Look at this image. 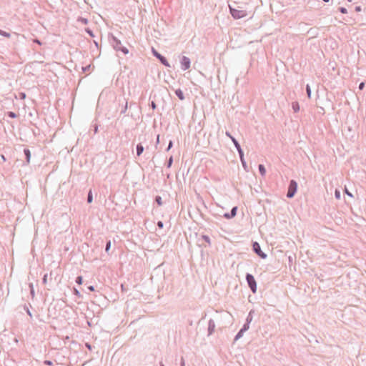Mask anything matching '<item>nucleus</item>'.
Returning a JSON list of instances; mask_svg holds the SVG:
<instances>
[{
  "label": "nucleus",
  "mask_w": 366,
  "mask_h": 366,
  "mask_svg": "<svg viewBox=\"0 0 366 366\" xmlns=\"http://www.w3.org/2000/svg\"><path fill=\"white\" fill-rule=\"evenodd\" d=\"M225 134H226V136L228 137L232 140L235 148L237 149H238V154H239V159H240L241 163L242 164V167H244V169L245 170H247V163H246L244 157V152L241 147V145L239 144V142L229 132H226Z\"/></svg>",
  "instance_id": "1"
},
{
  "label": "nucleus",
  "mask_w": 366,
  "mask_h": 366,
  "mask_svg": "<svg viewBox=\"0 0 366 366\" xmlns=\"http://www.w3.org/2000/svg\"><path fill=\"white\" fill-rule=\"evenodd\" d=\"M109 41L112 47L117 51H122L124 54H127L129 53L128 49L122 46L121 41L118 39L116 36H114L113 34H111V38Z\"/></svg>",
  "instance_id": "2"
},
{
  "label": "nucleus",
  "mask_w": 366,
  "mask_h": 366,
  "mask_svg": "<svg viewBox=\"0 0 366 366\" xmlns=\"http://www.w3.org/2000/svg\"><path fill=\"white\" fill-rule=\"evenodd\" d=\"M245 279L250 290L252 292V293H256L257 287L254 277L250 273H247Z\"/></svg>",
  "instance_id": "3"
},
{
  "label": "nucleus",
  "mask_w": 366,
  "mask_h": 366,
  "mask_svg": "<svg viewBox=\"0 0 366 366\" xmlns=\"http://www.w3.org/2000/svg\"><path fill=\"white\" fill-rule=\"evenodd\" d=\"M297 190V183L295 180L291 179L289 183L287 192V197L291 199L294 197Z\"/></svg>",
  "instance_id": "4"
},
{
  "label": "nucleus",
  "mask_w": 366,
  "mask_h": 366,
  "mask_svg": "<svg viewBox=\"0 0 366 366\" xmlns=\"http://www.w3.org/2000/svg\"><path fill=\"white\" fill-rule=\"evenodd\" d=\"M229 13L234 19H240L247 16V11L244 10H238L229 6Z\"/></svg>",
  "instance_id": "5"
},
{
  "label": "nucleus",
  "mask_w": 366,
  "mask_h": 366,
  "mask_svg": "<svg viewBox=\"0 0 366 366\" xmlns=\"http://www.w3.org/2000/svg\"><path fill=\"white\" fill-rule=\"evenodd\" d=\"M252 250L262 259H266L267 257V254L262 250L260 244L257 242H252Z\"/></svg>",
  "instance_id": "6"
},
{
  "label": "nucleus",
  "mask_w": 366,
  "mask_h": 366,
  "mask_svg": "<svg viewBox=\"0 0 366 366\" xmlns=\"http://www.w3.org/2000/svg\"><path fill=\"white\" fill-rule=\"evenodd\" d=\"M152 54L157 59H159V61L161 62V64H162L164 66H165L167 67H171L167 58L165 56H164L163 55H162L160 53H159L154 48H152Z\"/></svg>",
  "instance_id": "7"
},
{
  "label": "nucleus",
  "mask_w": 366,
  "mask_h": 366,
  "mask_svg": "<svg viewBox=\"0 0 366 366\" xmlns=\"http://www.w3.org/2000/svg\"><path fill=\"white\" fill-rule=\"evenodd\" d=\"M181 69L183 71L187 70L190 67L191 61L189 58L185 56H182L180 59Z\"/></svg>",
  "instance_id": "8"
},
{
  "label": "nucleus",
  "mask_w": 366,
  "mask_h": 366,
  "mask_svg": "<svg viewBox=\"0 0 366 366\" xmlns=\"http://www.w3.org/2000/svg\"><path fill=\"white\" fill-rule=\"evenodd\" d=\"M215 330V322L212 319H210L208 322V336L213 334Z\"/></svg>",
  "instance_id": "9"
},
{
  "label": "nucleus",
  "mask_w": 366,
  "mask_h": 366,
  "mask_svg": "<svg viewBox=\"0 0 366 366\" xmlns=\"http://www.w3.org/2000/svg\"><path fill=\"white\" fill-rule=\"evenodd\" d=\"M24 154L25 157L26 163V164H29L30 163V159H31V156L29 149L24 148Z\"/></svg>",
  "instance_id": "10"
},
{
  "label": "nucleus",
  "mask_w": 366,
  "mask_h": 366,
  "mask_svg": "<svg viewBox=\"0 0 366 366\" xmlns=\"http://www.w3.org/2000/svg\"><path fill=\"white\" fill-rule=\"evenodd\" d=\"M175 94L180 100H184L185 99L183 91L181 89H177L174 91Z\"/></svg>",
  "instance_id": "11"
},
{
  "label": "nucleus",
  "mask_w": 366,
  "mask_h": 366,
  "mask_svg": "<svg viewBox=\"0 0 366 366\" xmlns=\"http://www.w3.org/2000/svg\"><path fill=\"white\" fill-rule=\"evenodd\" d=\"M144 147L142 146V144L141 143L138 144L136 147V152H137V155L139 157L140 156L143 152H144Z\"/></svg>",
  "instance_id": "12"
},
{
  "label": "nucleus",
  "mask_w": 366,
  "mask_h": 366,
  "mask_svg": "<svg viewBox=\"0 0 366 366\" xmlns=\"http://www.w3.org/2000/svg\"><path fill=\"white\" fill-rule=\"evenodd\" d=\"M258 170L261 176L264 177L266 174V169L263 164L258 165Z\"/></svg>",
  "instance_id": "13"
},
{
  "label": "nucleus",
  "mask_w": 366,
  "mask_h": 366,
  "mask_svg": "<svg viewBox=\"0 0 366 366\" xmlns=\"http://www.w3.org/2000/svg\"><path fill=\"white\" fill-rule=\"evenodd\" d=\"M253 313H254L253 310L249 311V312L246 318V321H245L246 323H249V324L251 323V322L252 321V319H253Z\"/></svg>",
  "instance_id": "14"
},
{
  "label": "nucleus",
  "mask_w": 366,
  "mask_h": 366,
  "mask_svg": "<svg viewBox=\"0 0 366 366\" xmlns=\"http://www.w3.org/2000/svg\"><path fill=\"white\" fill-rule=\"evenodd\" d=\"M292 108L294 112H298L300 111V105L297 102H294L292 103Z\"/></svg>",
  "instance_id": "15"
},
{
  "label": "nucleus",
  "mask_w": 366,
  "mask_h": 366,
  "mask_svg": "<svg viewBox=\"0 0 366 366\" xmlns=\"http://www.w3.org/2000/svg\"><path fill=\"white\" fill-rule=\"evenodd\" d=\"M244 333V332H242V330L240 329L239 330V332L237 333V335H235L234 340L237 341L238 340H239L241 337H242Z\"/></svg>",
  "instance_id": "16"
},
{
  "label": "nucleus",
  "mask_w": 366,
  "mask_h": 366,
  "mask_svg": "<svg viewBox=\"0 0 366 366\" xmlns=\"http://www.w3.org/2000/svg\"><path fill=\"white\" fill-rule=\"evenodd\" d=\"M154 201L155 202L159 205V206H162L163 202H162V199L160 196L157 195L155 197V199H154Z\"/></svg>",
  "instance_id": "17"
},
{
  "label": "nucleus",
  "mask_w": 366,
  "mask_h": 366,
  "mask_svg": "<svg viewBox=\"0 0 366 366\" xmlns=\"http://www.w3.org/2000/svg\"><path fill=\"white\" fill-rule=\"evenodd\" d=\"M87 202L89 204L92 203V201H93V196H92V190L90 189L89 192H88V195H87Z\"/></svg>",
  "instance_id": "18"
},
{
  "label": "nucleus",
  "mask_w": 366,
  "mask_h": 366,
  "mask_svg": "<svg viewBox=\"0 0 366 366\" xmlns=\"http://www.w3.org/2000/svg\"><path fill=\"white\" fill-rule=\"evenodd\" d=\"M77 21L83 24H88V19L86 18H84V17H79Z\"/></svg>",
  "instance_id": "19"
},
{
  "label": "nucleus",
  "mask_w": 366,
  "mask_h": 366,
  "mask_svg": "<svg viewBox=\"0 0 366 366\" xmlns=\"http://www.w3.org/2000/svg\"><path fill=\"white\" fill-rule=\"evenodd\" d=\"M237 207L234 206L232 208L229 213L232 217H234L237 215Z\"/></svg>",
  "instance_id": "20"
},
{
  "label": "nucleus",
  "mask_w": 366,
  "mask_h": 366,
  "mask_svg": "<svg viewBox=\"0 0 366 366\" xmlns=\"http://www.w3.org/2000/svg\"><path fill=\"white\" fill-rule=\"evenodd\" d=\"M202 239H204L209 244V246L211 245V240H210V238H209V237L208 235L203 234L202 236Z\"/></svg>",
  "instance_id": "21"
},
{
  "label": "nucleus",
  "mask_w": 366,
  "mask_h": 366,
  "mask_svg": "<svg viewBox=\"0 0 366 366\" xmlns=\"http://www.w3.org/2000/svg\"><path fill=\"white\" fill-rule=\"evenodd\" d=\"M0 35L3 36L4 37H6V38H10L11 37V34L10 33L6 32L5 31H3L1 29H0Z\"/></svg>",
  "instance_id": "22"
},
{
  "label": "nucleus",
  "mask_w": 366,
  "mask_h": 366,
  "mask_svg": "<svg viewBox=\"0 0 366 366\" xmlns=\"http://www.w3.org/2000/svg\"><path fill=\"white\" fill-rule=\"evenodd\" d=\"M6 115H7L9 117L11 118V119H14V118H16V117H17V114H16L15 112H11V111L8 112L6 113Z\"/></svg>",
  "instance_id": "23"
},
{
  "label": "nucleus",
  "mask_w": 366,
  "mask_h": 366,
  "mask_svg": "<svg viewBox=\"0 0 366 366\" xmlns=\"http://www.w3.org/2000/svg\"><path fill=\"white\" fill-rule=\"evenodd\" d=\"M111 248V240H107V242H106V246H105V252L107 253L109 252V249Z\"/></svg>",
  "instance_id": "24"
},
{
  "label": "nucleus",
  "mask_w": 366,
  "mask_h": 366,
  "mask_svg": "<svg viewBox=\"0 0 366 366\" xmlns=\"http://www.w3.org/2000/svg\"><path fill=\"white\" fill-rule=\"evenodd\" d=\"M29 288H30V295L32 297V298H34L35 296V292H34V286H33L32 283L29 284Z\"/></svg>",
  "instance_id": "25"
},
{
  "label": "nucleus",
  "mask_w": 366,
  "mask_h": 366,
  "mask_svg": "<svg viewBox=\"0 0 366 366\" xmlns=\"http://www.w3.org/2000/svg\"><path fill=\"white\" fill-rule=\"evenodd\" d=\"M173 163V157L171 156L167 162V167L170 168Z\"/></svg>",
  "instance_id": "26"
},
{
  "label": "nucleus",
  "mask_w": 366,
  "mask_h": 366,
  "mask_svg": "<svg viewBox=\"0 0 366 366\" xmlns=\"http://www.w3.org/2000/svg\"><path fill=\"white\" fill-rule=\"evenodd\" d=\"M335 197L337 199H340L341 198V192L339 189H336L335 191Z\"/></svg>",
  "instance_id": "27"
},
{
  "label": "nucleus",
  "mask_w": 366,
  "mask_h": 366,
  "mask_svg": "<svg viewBox=\"0 0 366 366\" xmlns=\"http://www.w3.org/2000/svg\"><path fill=\"white\" fill-rule=\"evenodd\" d=\"M249 325L250 324H249V323L244 322V324L243 325L242 327L241 328L242 331L244 332L246 331H247L249 330Z\"/></svg>",
  "instance_id": "28"
},
{
  "label": "nucleus",
  "mask_w": 366,
  "mask_h": 366,
  "mask_svg": "<svg viewBox=\"0 0 366 366\" xmlns=\"http://www.w3.org/2000/svg\"><path fill=\"white\" fill-rule=\"evenodd\" d=\"M127 108H128V102H127V101H126L125 104L122 107L121 114H125L127 112Z\"/></svg>",
  "instance_id": "29"
},
{
  "label": "nucleus",
  "mask_w": 366,
  "mask_h": 366,
  "mask_svg": "<svg viewBox=\"0 0 366 366\" xmlns=\"http://www.w3.org/2000/svg\"><path fill=\"white\" fill-rule=\"evenodd\" d=\"M92 130L94 131V134H97L99 129V125L97 123H94L92 126Z\"/></svg>",
  "instance_id": "30"
},
{
  "label": "nucleus",
  "mask_w": 366,
  "mask_h": 366,
  "mask_svg": "<svg viewBox=\"0 0 366 366\" xmlns=\"http://www.w3.org/2000/svg\"><path fill=\"white\" fill-rule=\"evenodd\" d=\"M306 92H307V97H308L309 98H310V97H311V93H312V92H311V88H310V85H309V84H307V85H306Z\"/></svg>",
  "instance_id": "31"
},
{
  "label": "nucleus",
  "mask_w": 366,
  "mask_h": 366,
  "mask_svg": "<svg viewBox=\"0 0 366 366\" xmlns=\"http://www.w3.org/2000/svg\"><path fill=\"white\" fill-rule=\"evenodd\" d=\"M75 282L78 285H81L83 283V277L81 276H77Z\"/></svg>",
  "instance_id": "32"
},
{
  "label": "nucleus",
  "mask_w": 366,
  "mask_h": 366,
  "mask_svg": "<svg viewBox=\"0 0 366 366\" xmlns=\"http://www.w3.org/2000/svg\"><path fill=\"white\" fill-rule=\"evenodd\" d=\"M85 31L91 36L94 37L93 31L90 28H86Z\"/></svg>",
  "instance_id": "33"
},
{
  "label": "nucleus",
  "mask_w": 366,
  "mask_h": 366,
  "mask_svg": "<svg viewBox=\"0 0 366 366\" xmlns=\"http://www.w3.org/2000/svg\"><path fill=\"white\" fill-rule=\"evenodd\" d=\"M91 67H92L91 64H89L86 66H82L81 67L82 71L83 72L89 71L91 69Z\"/></svg>",
  "instance_id": "34"
},
{
  "label": "nucleus",
  "mask_w": 366,
  "mask_h": 366,
  "mask_svg": "<svg viewBox=\"0 0 366 366\" xmlns=\"http://www.w3.org/2000/svg\"><path fill=\"white\" fill-rule=\"evenodd\" d=\"M73 293L74 295L77 296L78 297H81V295L77 289L74 288Z\"/></svg>",
  "instance_id": "35"
},
{
  "label": "nucleus",
  "mask_w": 366,
  "mask_h": 366,
  "mask_svg": "<svg viewBox=\"0 0 366 366\" xmlns=\"http://www.w3.org/2000/svg\"><path fill=\"white\" fill-rule=\"evenodd\" d=\"M223 217L227 219H230L233 218L229 212H226L223 214Z\"/></svg>",
  "instance_id": "36"
},
{
  "label": "nucleus",
  "mask_w": 366,
  "mask_h": 366,
  "mask_svg": "<svg viewBox=\"0 0 366 366\" xmlns=\"http://www.w3.org/2000/svg\"><path fill=\"white\" fill-rule=\"evenodd\" d=\"M47 277H48V274L46 273L44 276H43V278H42V283L44 285H46L47 283Z\"/></svg>",
  "instance_id": "37"
},
{
  "label": "nucleus",
  "mask_w": 366,
  "mask_h": 366,
  "mask_svg": "<svg viewBox=\"0 0 366 366\" xmlns=\"http://www.w3.org/2000/svg\"><path fill=\"white\" fill-rule=\"evenodd\" d=\"M338 10H339V11H340V13H342V14H347V9H346V8H345V7H340V8L338 9Z\"/></svg>",
  "instance_id": "38"
},
{
  "label": "nucleus",
  "mask_w": 366,
  "mask_h": 366,
  "mask_svg": "<svg viewBox=\"0 0 366 366\" xmlns=\"http://www.w3.org/2000/svg\"><path fill=\"white\" fill-rule=\"evenodd\" d=\"M173 147V142L172 140H170L169 142V144H168V146H167V148L166 149V151L168 152L169 150H170V149Z\"/></svg>",
  "instance_id": "39"
},
{
  "label": "nucleus",
  "mask_w": 366,
  "mask_h": 366,
  "mask_svg": "<svg viewBox=\"0 0 366 366\" xmlns=\"http://www.w3.org/2000/svg\"><path fill=\"white\" fill-rule=\"evenodd\" d=\"M344 192L345 194H347V196H349L350 197H353L352 194L350 192H349V190L346 187L345 188Z\"/></svg>",
  "instance_id": "40"
},
{
  "label": "nucleus",
  "mask_w": 366,
  "mask_h": 366,
  "mask_svg": "<svg viewBox=\"0 0 366 366\" xmlns=\"http://www.w3.org/2000/svg\"><path fill=\"white\" fill-rule=\"evenodd\" d=\"M157 225L159 229H162L164 227V223L162 221H158Z\"/></svg>",
  "instance_id": "41"
},
{
  "label": "nucleus",
  "mask_w": 366,
  "mask_h": 366,
  "mask_svg": "<svg viewBox=\"0 0 366 366\" xmlns=\"http://www.w3.org/2000/svg\"><path fill=\"white\" fill-rule=\"evenodd\" d=\"M150 107H152V109L153 110L156 109H157V104L156 103L154 102V101H152L151 103H150Z\"/></svg>",
  "instance_id": "42"
},
{
  "label": "nucleus",
  "mask_w": 366,
  "mask_h": 366,
  "mask_svg": "<svg viewBox=\"0 0 366 366\" xmlns=\"http://www.w3.org/2000/svg\"><path fill=\"white\" fill-rule=\"evenodd\" d=\"M33 42L36 43V44H37L39 45H41L42 44V42L39 39H37V38L34 39H33Z\"/></svg>",
  "instance_id": "43"
},
{
  "label": "nucleus",
  "mask_w": 366,
  "mask_h": 366,
  "mask_svg": "<svg viewBox=\"0 0 366 366\" xmlns=\"http://www.w3.org/2000/svg\"><path fill=\"white\" fill-rule=\"evenodd\" d=\"M24 310H26V312L28 314V315L29 317H32L31 312H30L29 309L26 306H24Z\"/></svg>",
  "instance_id": "44"
},
{
  "label": "nucleus",
  "mask_w": 366,
  "mask_h": 366,
  "mask_svg": "<svg viewBox=\"0 0 366 366\" xmlns=\"http://www.w3.org/2000/svg\"><path fill=\"white\" fill-rule=\"evenodd\" d=\"M26 94L24 92L19 93V97L21 99H24L26 98Z\"/></svg>",
  "instance_id": "45"
},
{
  "label": "nucleus",
  "mask_w": 366,
  "mask_h": 366,
  "mask_svg": "<svg viewBox=\"0 0 366 366\" xmlns=\"http://www.w3.org/2000/svg\"><path fill=\"white\" fill-rule=\"evenodd\" d=\"M44 364L50 366L53 365V362L51 360H44Z\"/></svg>",
  "instance_id": "46"
},
{
  "label": "nucleus",
  "mask_w": 366,
  "mask_h": 366,
  "mask_svg": "<svg viewBox=\"0 0 366 366\" xmlns=\"http://www.w3.org/2000/svg\"><path fill=\"white\" fill-rule=\"evenodd\" d=\"M121 289L122 292H127L128 290V288H127L124 284L121 285Z\"/></svg>",
  "instance_id": "47"
},
{
  "label": "nucleus",
  "mask_w": 366,
  "mask_h": 366,
  "mask_svg": "<svg viewBox=\"0 0 366 366\" xmlns=\"http://www.w3.org/2000/svg\"><path fill=\"white\" fill-rule=\"evenodd\" d=\"M355 10L356 12H360L362 11V7L360 6H356Z\"/></svg>",
  "instance_id": "48"
},
{
  "label": "nucleus",
  "mask_w": 366,
  "mask_h": 366,
  "mask_svg": "<svg viewBox=\"0 0 366 366\" xmlns=\"http://www.w3.org/2000/svg\"><path fill=\"white\" fill-rule=\"evenodd\" d=\"M180 366H185V361L183 357H181Z\"/></svg>",
  "instance_id": "49"
},
{
  "label": "nucleus",
  "mask_w": 366,
  "mask_h": 366,
  "mask_svg": "<svg viewBox=\"0 0 366 366\" xmlns=\"http://www.w3.org/2000/svg\"><path fill=\"white\" fill-rule=\"evenodd\" d=\"M359 89L362 90L363 89V88L365 87V83L364 82H361L360 84H359Z\"/></svg>",
  "instance_id": "50"
},
{
  "label": "nucleus",
  "mask_w": 366,
  "mask_h": 366,
  "mask_svg": "<svg viewBox=\"0 0 366 366\" xmlns=\"http://www.w3.org/2000/svg\"><path fill=\"white\" fill-rule=\"evenodd\" d=\"M87 289L90 291V292H93L95 290L94 289V287L93 285H90L87 287Z\"/></svg>",
  "instance_id": "51"
},
{
  "label": "nucleus",
  "mask_w": 366,
  "mask_h": 366,
  "mask_svg": "<svg viewBox=\"0 0 366 366\" xmlns=\"http://www.w3.org/2000/svg\"><path fill=\"white\" fill-rule=\"evenodd\" d=\"M86 347L89 350H92V346L89 343H86Z\"/></svg>",
  "instance_id": "52"
},
{
  "label": "nucleus",
  "mask_w": 366,
  "mask_h": 366,
  "mask_svg": "<svg viewBox=\"0 0 366 366\" xmlns=\"http://www.w3.org/2000/svg\"><path fill=\"white\" fill-rule=\"evenodd\" d=\"M159 143V135H157L156 144H158Z\"/></svg>",
  "instance_id": "53"
},
{
  "label": "nucleus",
  "mask_w": 366,
  "mask_h": 366,
  "mask_svg": "<svg viewBox=\"0 0 366 366\" xmlns=\"http://www.w3.org/2000/svg\"><path fill=\"white\" fill-rule=\"evenodd\" d=\"M94 44H95V46H96L97 47H98V46H99V45H98V42H97V41H94Z\"/></svg>",
  "instance_id": "54"
},
{
  "label": "nucleus",
  "mask_w": 366,
  "mask_h": 366,
  "mask_svg": "<svg viewBox=\"0 0 366 366\" xmlns=\"http://www.w3.org/2000/svg\"><path fill=\"white\" fill-rule=\"evenodd\" d=\"M134 104H135V103H134V102L130 103V107H132V105H134Z\"/></svg>",
  "instance_id": "55"
},
{
  "label": "nucleus",
  "mask_w": 366,
  "mask_h": 366,
  "mask_svg": "<svg viewBox=\"0 0 366 366\" xmlns=\"http://www.w3.org/2000/svg\"><path fill=\"white\" fill-rule=\"evenodd\" d=\"M160 366H165L162 362L159 363Z\"/></svg>",
  "instance_id": "56"
},
{
  "label": "nucleus",
  "mask_w": 366,
  "mask_h": 366,
  "mask_svg": "<svg viewBox=\"0 0 366 366\" xmlns=\"http://www.w3.org/2000/svg\"><path fill=\"white\" fill-rule=\"evenodd\" d=\"M324 2H329L330 0H322Z\"/></svg>",
  "instance_id": "57"
},
{
  "label": "nucleus",
  "mask_w": 366,
  "mask_h": 366,
  "mask_svg": "<svg viewBox=\"0 0 366 366\" xmlns=\"http://www.w3.org/2000/svg\"><path fill=\"white\" fill-rule=\"evenodd\" d=\"M349 2H352V0H347Z\"/></svg>",
  "instance_id": "58"
}]
</instances>
